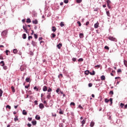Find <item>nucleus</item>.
<instances>
[{
	"instance_id": "nucleus-1",
	"label": "nucleus",
	"mask_w": 127,
	"mask_h": 127,
	"mask_svg": "<svg viewBox=\"0 0 127 127\" xmlns=\"http://www.w3.org/2000/svg\"><path fill=\"white\" fill-rule=\"evenodd\" d=\"M1 35L2 36L5 37L7 35V30H5L4 31H3L1 33Z\"/></svg>"
},
{
	"instance_id": "nucleus-2",
	"label": "nucleus",
	"mask_w": 127,
	"mask_h": 127,
	"mask_svg": "<svg viewBox=\"0 0 127 127\" xmlns=\"http://www.w3.org/2000/svg\"><path fill=\"white\" fill-rule=\"evenodd\" d=\"M108 39H109V40H111V41H117L116 38L112 36L109 37Z\"/></svg>"
},
{
	"instance_id": "nucleus-3",
	"label": "nucleus",
	"mask_w": 127,
	"mask_h": 127,
	"mask_svg": "<svg viewBox=\"0 0 127 127\" xmlns=\"http://www.w3.org/2000/svg\"><path fill=\"white\" fill-rule=\"evenodd\" d=\"M85 124H86V119H84L83 120H82L81 121V127H84V125H85Z\"/></svg>"
},
{
	"instance_id": "nucleus-4",
	"label": "nucleus",
	"mask_w": 127,
	"mask_h": 127,
	"mask_svg": "<svg viewBox=\"0 0 127 127\" xmlns=\"http://www.w3.org/2000/svg\"><path fill=\"white\" fill-rule=\"evenodd\" d=\"M57 47L58 48V49H61V47H62V44L59 43L57 45Z\"/></svg>"
},
{
	"instance_id": "nucleus-5",
	"label": "nucleus",
	"mask_w": 127,
	"mask_h": 127,
	"mask_svg": "<svg viewBox=\"0 0 127 127\" xmlns=\"http://www.w3.org/2000/svg\"><path fill=\"white\" fill-rule=\"evenodd\" d=\"M39 108L40 109H44V105H43V104L41 103L39 104Z\"/></svg>"
},
{
	"instance_id": "nucleus-6",
	"label": "nucleus",
	"mask_w": 127,
	"mask_h": 127,
	"mask_svg": "<svg viewBox=\"0 0 127 127\" xmlns=\"http://www.w3.org/2000/svg\"><path fill=\"white\" fill-rule=\"evenodd\" d=\"M47 99H50L51 98V93H48L47 96Z\"/></svg>"
},
{
	"instance_id": "nucleus-7",
	"label": "nucleus",
	"mask_w": 127,
	"mask_h": 127,
	"mask_svg": "<svg viewBox=\"0 0 127 127\" xmlns=\"http://www.w3.org/2000/svg\"><path fill=\"white\" fill-rule=\"evenodd\" d=\"M100 78L102 81L106 80V77L105 76V75H102Z\"/></svg>"
},
{
	"instance_id": "nucleus-8",
	"label": "nucleus",
	"mask_w": 127,
	"mask_h": 127,
	"mask_svg": "<svg viewBox=\"0 0 127 127\" xmlns=\"http://www.w3.org/2000/svg\"><path fill=\"white\" fill-rule=\"evenodd\" d=\"M43 91L44 92H46V91H47V86H44L43 88Z\"/></svg>"
},
{
	"instance_id": "nucleus-9",
	"label": "nucleus",
	"mask_w": 127,
	"mask_h": 127,
	"mask_svg": "<svg viewBox=\"0 0 127 127\" xmlns=\"http://www.w3.org/2000/svg\"><path fill=\"white\" fill-rule=\"evenodd\" d=\"M22 114L24 115V116H26L27 115V112L25 111V110H23L22 111Z\"/></svg>"
},
{
	"instance_id": "nucleus-10",
	"label": "nucleus",
	"mask_w": 127,
	"mask_h": 127,
	"mask_svg": "<svg viewBox=\"0 0 127 127\" xmlns=\"http://www.w3.org/2000/svg\"><path fill=\"white\" fill-rule=\"evenodd\" d=\"M32 22L34 24H37L38 23V21H37V20H34L32 21Z\"/></svg>"
},
{
	"instance_id": "nucleus-11",
	"label": "nucleus",
	"mask_w": 127,
	"mask_h": 127,
	"mask_svg": "<svg viewBox=\"0 0 127 127\" xmlns=\"http://www.w3.org/2000/svg\"><path fill=\"white\" fill-rule=\"evenodd\" d=\"M99 27V23H96L94 24V28H98Z\"/></svg>"
},
{
	"instance_id": "nucleus-12",
	"label": "nucleus",
	"mask_w": 127,
	"mask_h": 127,
	"mask_svg": "<svg viewBox=\"0 0 127 127\" xmlns=\"http://www.w3.org/2000/svg\"><path fill=\"white\" fill-rule=\"evenodd\" d=\"M94 126H95V122L92 121L90 123V127H93Z\"/></svg>"
},
{
	"instance_id": "nucleus-13",
	"label": "nucleus",
	"mask_w": 127,
	"mask_h": 127,
	"mask_svg": "<svg viewBox=\"0 0 127 127\" xmlns=\"http://www.w3.org/2000/svg\"><path fill=\"white\" fill-rule=\"evenodd\" d=\"M84 74L85 75H89V74H90V71L89 70H85L84 71Z\"/></svg>"
},
{
	"instance_id": "nucleus-14",
	"label": "nucleus",
	"mask_w": 127,
	"mask_h": 127,
	"mask_svg": "<svg viewBox=\"0 0 127 127\" xmlns=\"http://www.w3.org/2000/svg\"><path fill=\"white\" fill-rule=\"evenodd\" d=\"M35 119H36V120L39 121V120H40V116H39L38 115H36L35 117Z\"/></svg>"
},
{
	"instance_id": "nucleus-15",
	"label": "nucleus",
	"mask_w": 127,
	"mask_h": 127,
	"mask_svg": "<svg viewBox=\"0 0 127 127\" xmlns=\"http://www.w3.org/2000/svg\"><path fill=\"white\" fill-rule=\"evenodd\" d=\"M25 81L27 83L29 82V81H30V77H27L25 79Z\"/></svg>"
},
{
	"instance_id": "nucleus-16",
	"label": "nucleus",
	"mask_w": 127,
	"mask_h": 127,
	"mask_svg": "<svg viewBox=\"0 0 127 127\" xmlns=\"http://www.w3.org/2000/svg\"><path fill=\"white\" fill-rule=\"evenodd\" d=\"M0 64L2 67H3V66H4V62H3V61H1Z\"/></svg>"
},
{
	"instance_id": "nucleus-17",
	"label": "nucleus",
	"mask_w": 127,
	"mask_h": 127,
	"mask_svg": "<svg viewBox=\"0 0 127 127\" xmlns=\"http://www.w3.org/2000/svg\"><path fill=\"white\" fill-rule=\"evenodd\" d=\"M60 25L61 26V27H63L64 26H65V24H64V22H61Z\"/></svg>"
},
{
	"instance_id": "nucleus-18",
	"label": "nucleus",
	"mask_w": 127,
	"mask_h": 127,
	"mask_svg": "<svg viewBox=\"0 0 127 127\" xmlns=\"http://www.w3.org/2000/svg\"><path fill=\"white\" fill-rule=\"evenodd\" d=\"M79 37H80V38H83L84 37V34L80 33L79 34Z\"/></svg>"
},
{
	"instance_id": "nucleus-19",
	"label": "nucleus",
	"mask_w": 127,
	"mask_h": 127,
	"mask_svg": "<svg viewBox=\"0 0 127 127\" xmlns=\"http://www.w3.org/2000/svg\"><path fill=\"white\" fill-rule=\"evenodd\" d=\"M52 31H53V32H55V31H56V27H55V26H53L52 27Z\"/></svg>"
},
{
	"instance_id": "nucleus-20",
	"label": "nucleus",
	"mask_w": 127,
	"mask_h": 127,
	"mask_svg": "<svg viewBox=\"0 0 127 127\" xmlns=\"http://www.w3.org/2000/svg\"><path fill=\"white\" fill-rule=\"evenodd\" d=\"M13 53L14 54H16L17 53V50L16 49H13Z\"/></svg>"
},
{
	"instance_id": "nucleus-21",
	"label": "nucleus",
	"mask_w": 127,
	"mask_h": 127,
	"mask_svg": "<svg viewBox=\"0 0 127 127\" xmlns=\"http://www.w3.org/2000/svg\"><path fill=\"white\" fill-rule=\"evenodd\" d=\"M22 38L23 39H26V34H23Z\"/></svg>"
},
{
	"instance_id": "nucleus-22",
	"label": "nucleus",
	"mask_w": 127,
	"mask_h": 127,
	"mask_svg": "<svg viewBox=\"0 0 127 127\" xmlns=\"http://www.w3.org/2000/svg\"><path fill=\"white\" fill-rule=\"evenodd\" d=\"M32 124L33 126L36 125V124H37L36 121H32Z\"/></svg>"
},
{
	"instance_id": "nucleus-23",
	"label": "nucleus",
	"mask_w": 127,
	"mask_h": 127,
	"mask_svg": "<svg viewBox=\"0 0 127 127\" xmlns=\"http://www.w3.org/2000/svg\"><path fill=\"white\" fill-rule=\"evenodd\" d=\"M84 61V59L83 58H80L78 60V62H83Z\"/></svg>"
},
{
	"instance_id": "nucleus-24",
	"label": "nucleus",
	"mask_w": 127,
	"mask_h": 127,
	"mask_svg": "<svg viewBox=\"0 0 127 127\" xmlns=\"http://www.w3.org/2000/svg\"><path fill=\"white\" fill-rule=\"evenodd\" d=\"M14 121V122H16L17 121H18V118L17 116H15Z\"/></svg>"
},
{
	"instance_id": "nucleus-25",
	"label": "nucleus",
	"mask_w": 127,
	"mask_h": 127,
	"mask_svg": "<svg viewBox=\"0 0 127 127\" xmlns=\"http://www.w3.org/2000/svg\"><path fill=\"white\" fill-rule=\"evenodd\" d=\"M26 22H27V23H30V22H31V20H30V18H27Z\"/></svg>"
},
{
	"instance_id": "nucleus-26",
	"label": "nucleus",
	"mask_w": 127,
	"mask_h": 127,
	"mask_svg": "<svg viewBox=\"0 0 127 127\" xmlns=\"http://www.w3.org/2000/svg\"><path fill=\"white\" fill-rule=\"evenodd\" d=\"M11 89H12V91L13 93H14V92H15V89H14V87L13 86H11Z\"/></svg>"
},
{
	"instance_id": "nucleus-27",
	"label": "nucleus",
	"mask_w": 127,
	"mask_h": 127,
	"mask_svg": "<svg viewBox=\"0 0 127 127\" xmlns=\"http://www.w3.org/2000/svg\"><path fill=\"white\" fill-rule=\"evenodd\" d=\"M124 65H125V66H126V67H127V61L126 60H124Z\"/></svg>"
},
{
	"instance_id": "nucleus-28",
	"label": "nucleus",
	"mask_w": 127,
	"mask_h": 127,
	"mask_svg": "<svg viewBox=\"0 0 127 127\" xmlns=\"http://www.w3.org/2000/svg\"><path fill=\"white\" fill-rule=\"evenodd\" d=\"M90 75H95V71L93 70L92 72H90Z\"/></svg>"
},
{
	"instance_id": "nucleus-29",
	"label": "nucleus",
	"mask_w": 127,
	"mask_h": 127,
	"mask_svg": "<svg viewBox=\"0 0 127 127\" xmlns=\"http://www.w3.org/2000/svg\"><path fill=\"white\" fill-rule=\"evenodd\" d=\"M64 3H68V2H69V0H64Z\"/></svg>"
},
{
	"instance_id": "nucleus-30",
	"label": "nucleus",
	"mask_w": 127,
	"mask_h": 127,
	"mask_svg": "<svg viewBox=\"0 0 127 127\" xmlns=\"http://www.w3.org/2000/svg\"><path fill=\"white\" fill-rule=\"evenodd\" d=\"M1 96H2V90L0 89V97H1Z\"/></svg>"
},
{
	"instance_id": "nucleus-31",
	"label": "nucleus",
	"mask_w": 127,
	"mask_h": 127,
	"mask_svg": "<svg viewBox=\"0 0 127 127\" xmlns=\"http://www.w3.org/2000/svg\"><path fill=\"white\" fill-rule=\"evenodd\" d=\"M51 35H52V37L53 38H54L56 36V35H55V34H53V33H52V34H51Z\"/></svg>"
},
{
	"instance_id": "nucleus-32",
	"label": "nucleus",
	"mask_w": 127,
	"mask_h": 127,
	"mask_svg": "<svg viewBox=\"0 0 127 127\" xmlns=\"http://www.w3.org/2000/svg\"><path fill=\"white\" fill-rule=\"evenodd\" d=\"M59 92H60V88H58V89L56 90V92H57L58 94H59Z\"/></svg>"
},
{
	"instance_id": "nucleus-33",
	"label": "nucleus",
	"mask_w": 127,
	"mask_h": 127,
	"mask_svg": "<svg viewBox=\"0 0 127 127\" xmlns=\"http://www.w3.org/2000/svg\"><path fill=\"white\" fill-rule=\"evenodd\" d=\"M106 13H107V15L108 16H110V11H107L106 12Z\"/></svg>"
},
{
	"instance_id": "nucleus-34",
	"label": "nucleus",
	"mask_w": 127,
	"mask_h": 127,
	"mask_svg": "<svg viewBox=\"0 0 127 127\" xmlns=\"http://www.w3.org/2000/svg\"><path fill=\"white\" fill-rule=\"evenodd\" d=\"M6 108L9 109V110H10V109H11V107L9 105H6Z\"/></svg>"
},
{
	"instance_id": "nucleus-35",
	"label": "nucleus",
	"mask_w": 127,
	"mask_h": 127,
	"mask_svg": "<svg viewBox=\"0 0 127 127\" xmlns=\"http://www.w3.org/2000/svg\"><path fill=\"white\" fill-rule=\"evenodd\" d=\"M72 61H73V62H76V60H77V58H73L72 59Z\"/></svg>"
},
{
	"instance_id": "nucleus-36",
	"label": "nucleus",
	"mask_w": 127,
	"mask_h": 127,
	"mask_svg": "<svg viewBox=\"0 0 127 127\" xmlns=\"http://www.w3.org/2000/svg\"><path fill=\"white\" fill-rule=\"evenodd\" d=\"M76 2H77V3H80L82 2V0H76Z\"/></svg>"
},
{
	"instance_id": "nucleus-37",
	"label": "nucleus",
	"mask_w": 127,
	"mask_h": 127,
	"mask_svg": "<svg viewBox=\"0 0 127 127\" xmlns=\"http://www.w3.org/2000/svg\"><path fill=\"white\" fill-rule=\"evenodd\" d=\"M32 36H29L28 37V40H30V39H32Z\"/></svg>"
},
{
	"instance_id": "nucleus-38",
	"label": "nucleus",
	"mask_w": 127,
	"mask_h": 127,
	"mask_svg": "<svg viewBox=\"0 0 127 127\" xmlns=\"http://www.w3.org/2000/svg\"><path fill=\"white\" fill-rule=\"evenodd\" d=\"M105 49H106L107 50H109L110 49V48H109V47H108L107 46H106L104 47Z\"/></svg>"
},
{
	"instance_id": "nucleus-39",
	"label": "nucleus",
	"mask_w": 127,
	"mask_h": 127,
	"mask_svg": "<svg viewBox=\"0 0 127 127\" xmlns=\"http://www.w3.org/2000/svg\"><path fill=\"white\" fill-rule=\"evenodd\" d=\"M3 69H4V70H6V69H7V66L6 65H4L3 66Z\"/></svg>"
},
{
	"instance_id": "nucleus-40",
	"label": "nucleus",
	"mask_w": 127,
	"mask_h": 127,
	"mask_svg": "<svg viewBox=\"0 0 127 127\" xmlns=\"http://www.w3.org/2000/svg\"><path fill=\"white\" fill-rule=\"evenodd\" d=\"M124 106H125V104H123V103H121V104H120V107H121V108H124Z\"/></svg>"
},
{
	"instance_id": "nucleus-41",
	"label": "nucleus",
	"mask_w": 127,
	"mask_h": 127,
	"mask_svg": "<svg viewBox=\"0 0 127 127\" xmlns=\"http://www.w3.org/2000/svg\"><path fill=\"white\" fill-rule=\"evenodd\" d=\"M34 37H35V39H37V38H38L37 35H36V34H34Z\"/></svg>"
},
{
	"instance_id": "nucleus-42",
	"label": "nucleus",
	"mask_w": 127,
	"mask_h": 127,
	"mask_svg": "<svg viewBox=\"0 0 127 127\" xmlns=\"http://www.w3.org/2000/svg\"><path fill=\"white\" fill-rule=\"evenodd\" d=\"M107 4H110V3H111V0H107Z\"/></svg>"
},
{
	"instance_id": "nucleus-43",
	"label": "nucleus",
	"mask_w": 127,
	"mask_h": 127,
	"mask_svg": "<svg viewBox=\"0 0 127 127\" xmlns=\"http://www.w3.org/2000/svg\"><path fill=\"white\" fill-rule=\"evenodd\" d=\"M105 103H108V102H110V100L106 98L105 99Z\"/></svg>"
},
{
	"instance_id": "nucleus-44",
	"label": "nucleus",
	"mask_w": 127,
	"mask_h": 127,
	"mask_svg": "<svg viewBox=\"0 0 127 127\" xmlns=\"http://www.w3.org/2000/svg\"><path fill=\"white\" fill-rule=\"evenodd\" d=\"M48 93H49L50 92H52V89L49 88V89L48 90Z\"/></svg>"
},
{
	"instance_id": "nucleus-45",
	"label": "nucleus",
	"mask_w": 127,
	"mask_h": 127,
	"mask_svg": "<svg viewBox=\"0 0 127 127\" xmlns=\"http://www.w3.org/2000/svg\"><path fill=\"white\" fill-rule=\"evenodd\" d=\"M109 101L111 102V104H113V98H110Z\"/></svg>"
},
{
	"instance_id": "nucleus-46",
	"label": "nucleus",
	"mask_w": 127,
	"mask_h": 127,
	"mask_svg": "<svg viewBox=\"0 0 127 127\" xmlns=\"http://www.w3.org/2000/svg\"><path fill=\"white\" fill-rule=\"evenodd\" d=\"M28 121H29V122H31V121H32V118H28Z\"/></svg>"
},
{
	"instance_id": "nucleus-47",
	"label": "nucleus",
	"mask_w": 127,
	"mask_h": 127,
	"mask_svg": "<svg viewBox=\"0 0 127 127\" xmlns=\"http://www.w3.org/2000/svg\"><path fill=\"white\" fill-rule=\"evenodd\" d=\"M34 90H36L37 91H38V88L36 86L34 87Z\"/></svg>"
},
{
	"instance_id": "nucleus-48",
	"label": "nucleus",
	"mask_w": 127,
	"mask_h": 127,
	"mask_svg": "<svg viewBox=\"0 0 127 127\" xmlns=\"http://www.w3.org/2000/svg\"><path fill=\"white\" fill-rule=\"evenodd\" d=\"M59 114L60 115H63V111H62V110H60Z\"/></svg>"
},
{
	"instance_id": "nucleus-49",
	"label": "nucleus",
	"mask_w": 127,
	"mask_h": 127,
	"mask_svg": "<svg viewBox=\"0 0 127 127\" xmlns=\"http://www.w3.org/2000/svg\"><path fill=\"white\" fill-rule=\"evenodd\" d=\"M8 52H9V51L7 50L5 51V53L6 55H8Z\"/></svg>"
},
{
	"instance_id": "nucleus-50",
	"label": "nucleus",
	"mask_w": 127,
	"mask_h": 127,
	"mask_svg": "<svg viewBox=\"0 0 127 127\" xmlns=\"http://www.w3.org/2000/svg\"><path fill=\"white\" fill-rule=\"evenodd\" d=\"M75 106V103L74 102H71L70 103V106Z\"/></svg>"
},
{
	"instance_id": "nucleus-51",
	"label": "nucleus",
	"mask_w": 127,
	"mask_h": 127,
	"mask_svg": "<svg viewBox=\"0 0 127 127\" xmlns=\"http://www.w3.org/2000/svg\"><path fill=\"white\" fill-rule=\"evenodd\" d=\"M92 86H93V84H92V83L88 84V87H92Z\"/></svg>"
},
{
	"instance_id": "nucleus-52",
	"label": "nucleus",
	"mask_w": 127,
	"mask_h": 127,
	"mask_svg": "<svg viewBox=\"0 0 127 127\" xmlns=\"http://www.w3.org/2000/svg\"><path fill=\"white\" fill-rule=\"evenodd\" d=\"M23 29H24V30H27V28H26V27L23 26Z\"/></svg>"
},
{
	"instance_id": "nucleus-53",
	"label": "nucleus",
	"mask_w": 127,
	"mask_h": 127,
	"mask_svg": "<svg viewBox=\"0 0 127 127\" xmlns=\"http://www.w3.org/2000/svg\"><path fill=\"white\" fill-rule=\"evenodd\" d=\"M25 89H28L29 88V85L25 86Z\"/></svg>"
},
{
	"instance_id": "nucleus-54",
	"label": "nucleus",
	"mask_w": 127,
	"mask_h": 127,
	"mask_svg": "<svg viewBox=\"0 0 127 127\" xmlns=\"http://www.w3.org/2000/svg\"><path fill=\"white\" fill-rule=\"evenodd\" d=\"M35 105H38L37 100L34 101Z\"/></svg>"
},
{
	"instance_id": "nucleus-55",
	"label": "nucleus",
	"mask_w": 127,
	"mask_h": 127,
	"mask_svg": "<svg viewBox=\"0 0 127 127\" xmlns=\"http://www.w3.org/2000/svg\"><path fill=\"white\" fill-rule=\"evenodd\" d=\"M118 73H120V72H122V69H118L117 70Z\"/></svg>"
},
{
	"instance_id": "nucleus-56",
	"label": "nucleus",
	"mask_w": 127,
	"mask_h": 127,
	"mask_svg": "<svg viewBox=\"0 0 127 127\" xmlns=\"http://www.w3.org/2000/svg\"><path fill=\"white\" fill-rule=\"evenodd\" d=\"M109 94H111V95H113L114 94V91H110V92H109Z\"/></svg>"
},
{
	"instance_id": "nucleus-57",
	"label": "nucleus",
	"mask_w": 127,
	"mask_h": 127,
	"mask_svg": "<svg viewBox=\"0 0 127 127\" xmlns=\"http://www.w3.org/2000/svg\"><path fill=\"white\" fill-rule=\"evenodd\" d=\"M20 70H21V71H24V68H22V66H21Z\"/></svg>"
},
{
	"instance_id": "nucleus-58",
	"label": "nucleus",
	"mask_w": 127,
	"mask_h": 127,
	"mask_svg": "<svg viewBox=\"0 0 127 127\" xmlns=\"http://www.w3.org/2000/svg\"><path fill=\"white\" fill-rule=\"evenodd\" d=\"M77 23H78L79 26H81V22L80 21H78Z\"/></svg>"
},
{
	"instance_id": "nucleus-59",
	"label": "nucleus",
	"mask_w": 127,
	"mask_h": 127,
	"mask_svg": "<svg viewBox=\"0 0 127 127\" xmlns=\"http://www.w3.org/2000/svg\"><path fill=\"white\" fill-rule=\"evenodd\" d=\"M100 66H101V65H99V64L96 65H95V67L96 68V67H97L98 68H100Z\"/></svg>"
},
{
	"instance_id": "nucleus-60",
	"label": "nucleus",
	"mask_w": 127,
	"mask_h": 127,
	"mask_svg": "<svg viewBox=\"0 0 127 127\" xmlns=\"http://www.w3.org/2000/svg\"><path fill=\"white\" fill-rule=\"evenodd\" d=\"M78 108H79V109H83V107H82V106H81V105H79L78 106Z\"/></svg>"
},
{
	"instance_id": "nucleus-61",
	"label": "nucleus",
	"mask_w": 127,
	"mask_h": 127,
	"mask_svg": "<svg viewBox=\"0 0 127 127\" xmlns=\"http://www.w3.org/2000/svg\"><path fill=\"white\" fill-rule=\"evenodd\" d=\"M90 24V22L89 21H87L86 23V24L85 25H89V24Z\"/></svg>"
},
{
	"instance_id": "nucleus-62",
	"label": "nucleus",
	"mask_w": 127,
	"mask_h": 127,
	"mask_svg": "<svg viewBox=\"0 0 127 127\" xmlns=\"http://www.w3.org/2000/svg\"><path fill=\"white\" fill-rule=\"evenodd\" d=\"M27 126H28V127H31V125L30 124L28 123V124H27Z\"/></svg>"
},
{
	"instance_id": "nucleus-63",
	"label": "nucleus",
	"mask_w": 127,
	"mask_h": 127,
	"mask_svg": "<svg viewBox=\"0 0 127 127\" xmlns=\"http://www.w3.org/2000/svg\"><path fill=\"white\" fill-rule=\"evenodd\" d=\"M107 6H108V8H109V9L111 8V5H110V4H107Z\"/></svg>"
},
{
	"instance_id": "nucleus-64",
	"label": "nucleus",
	"mask_w": 127,
	"mask_h": 127,
	"mask_svg": "<svg viewBox=\"0 0 127 127\" xmlns=\"http://www.w3.org/2000/svg\"><path fill=\"white\" fill-rule=\"evenodd\" d=\"M42 37H39V41H40V40H42Z\"/></svg>"
}]
</instances>
